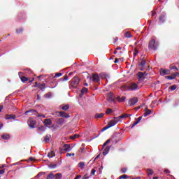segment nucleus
I'll return each instance as SVG.
<instances>
[{"mask_svg":"<svg viewBox=\"0 0 179 179\" xmlns=\"http://www.w3.org/2000/svg\"><path fill=\"white\" fill-rule=\"evenodd\" d=\"M119 117H115L113 120H110L108 124L102 129V131H106V129H108V128H111V127H114L115 125H117L118 122H120V120H118Z\"/></svg>","mask_w":179,"mask_h":179,"instance_id":"f257e3e1","label":"nucleus"},{"mask_svg":"<svg viewBox=\"0 0 179 179\" xmlns=\"http://www.w3.org/2000/svg\"><path fill=\"white\" fill-rule=\"evenodd\" d=\"M159 48V41L151 39L148 43V49L151 50L152 51H157Z\"/></svg>","mask_w":179,"mask_h":179,"instance_id":"f03ea898","label":"nucleus"},{"mask_svg":"<svg viewBox=\"0 0 179 179\" xmlns=\"http://www.w3.org/2000/svg\"><path fill=\"white\" fill-rule=\"evenodd\" d=\"M27 124L30 128H36V125L37 124V122L31 118L29 119L27 121Z\"/></svg>","mask_w":179,"mask_h":179,"instance_id":"7ed1b4c3","label":"nucleus"},{"mask_svg":"<svg viewBox=\"0 0 179 179\" xmlns=\"http://www.w3.org/2000/svg\"><path fill=\"white\" fill-rule=\"evenodd\" d=\"M79 85V78L74 77L71 80V86L75 89Z\"/></svg>","mask_w":179,"mask_h":179,"instance_id":"20e7f679","label":"nucleus"},{"mask_svg":"<svg viewBox=\"0 0 179 179\" xmlns=\"http://www.w3.org/2000/svg\"><path fill=\"white\" fill-rule=\"evenodd\" d=\"M159 73L161 76H166V75H170V70L166 69H161L159 70Z\"/></svg>","mask_w":179,"mask_h":179,"instance_id":"39448f33","label":"nucleus"},{"mask_svg":"<svg viewBox=\"0 0 179 179\" xmlns=\"http://www.w3.org/2000/svg\"><path fill=\"white\" fill-rule=\"evenodd\" d=\"M90 79L92 80V82H100V77H99L97 74H92V76L90 77Z\"/></svg>","mask_w":179,"mask_h":179,"instance_id":"423d86ee","label":"nucleus"},{"mask_svg":"<svg viewBox=\"0 0 179 179\" xmlns=\"http://www.w3.org/2000/svg\"><path fill=\"white\" fill-rule=\"evenodd\" d=\"M140 68V71H145V68H146V61L142 59L141 63L138 64Z\"/></svg>","mask_w":179,"mask_h":179,"instance_id":"0eeeda50","label":"nucleus"},{"mask_svg":"<svg viewBox=\"0 0 179 179\" xmlns=\"http://www.w3.org/2000/svg\"><path fill=\"white\" fill-rule=\"evenodd\" d=\"M138 103V98L134 97L129 100V106H135Z\"/></svg>","mask_w":179,"mask_h":179,"instance_id":"6e6552de","label":"nucleus"},{"mask_svg":"<svg viewBox=\"0 0 179 179\" xmlns=\"http://www.w3.org/2000/svg\"><path fill=\"white\" fill-rule=\"evenodd\" d=\"M129 90H130L131 92H134V90H138V85H136V83H131L129 87H128Z\"/></svg>","mask_w":179,"mask_h":179,"instance_id":"1a4fd4ad","label":"nucleus"},{"mask_svg":"<svg viewBox=\"0 0 179 179\" xmlns=\"http://www.w3.org/2000/svg\"><path fill=\"white\" fill-rule=\"evenodd\" d=\"M64 152H71L72 150V148L71 147V145L69 144H64L63 145V149Z\"/></svg>","mask_w":179,"mask_h":179,"instance_id":"9d476101","label":"nucleus"},{"mask_svg":"<svg viewBox=\"0 0 179 179\" xmlns=\"http://www.w3.org/2000/svg\"><path fill=\"white\" fill-rule=\"evenodd\" d=\"M43 124L44 125H45V127L50 128V125L52 124V121L51 120V119H45L43 121Z\"/></svg>","mask_w":179,"mask_h":179,"instance_id":"9b49d317","label":"nucleus"},{"mask_svg":"<svg viewBox=\"0 0 179 179\" xmlns=\"http://www.w3.org/2000/svg\"><path fill=\"white\" fill-rule=\"evenodd\" d=\"M18 75H19V77L20 78V80L22 82V83H24V82H27V80H29L28 78L22 76V75H23V73L19 72Z\"/></svg>","mask_w":179,"mask_h":179,"instance_id":"f8f14e48","label":"nucleus"},{"mask_svg":"<svg viewBox=\"0 0 179 179\" xmlns=\"http://www.w3.org/2000/svg\"><path fill=\"white\" fill-rule=\"evenodd\" d=\"M108 101H110V103H114V101H115V99L114 98V94H113V93L108 94Z\"/></svg>","mask_w":179,"mask_h":179,"instance_id":"ddd939ff","label":"nucleus"},{"mask_svg":"<svg viewBox=\"0 0 179 179\" xmlns=\"http://www.w3.org/2000/svg\"><path fill=\"white\" fill-rule=\"evenodd\" d=\"M59 116L62 117L63 118H69V115L66 114V113L64 111L59 112Z\"/></svg>","mask_w":179,"mask_h":179,"instance_id":"4468645a","label":"nucleus"},{"mask_svg":"<svg viewBox=\"0 0 179 179\" xmlns=\"http://www.w3.org/2000/svg\"><path fill=\"white\" fill-rule=\"evenodd\" d=\"M111 147L110 146H106V148L103 150L102 154L103 155V156H107V155H108V152H110V149Z\"/></svg>","mask_w":179,"mask_h":179,"instance_id":"2eb2a0df","label":"nucleus"},{"mask_svg":"<svg viewBox=\"0 0 179 179\" xmlns=\"http://www.w3.org/2000/svg\"><path fill=\"white\" fill-rule=\"evenodd\" d=\"M34 113H36V110H34V109H31L29 110L25 111L24 114L26 115H33V114H34Z\"/></svg>","mask_w":179,"mask_h":179,"instance_id":"dca6fc26","label":"nucleus"},{"mask_svg":"<svg viewBox=\"0 0 179 179\" xmlns=\"http://www.w3.org/2000/svg\"><path fill=\"white\" fill-rule=\"evenodd\" d=\"M131 115H128V114H123L120 116L117 117V118H119V122H121V118H128V117L131 116Z\"/></svg>","mask_w":179,"mask_h":179,"instance_id":"f3484780","label":"nucleus"},{"mask_svg":"<svg viewBox=\"0 0 179 179\" xmlns=\"http://www.w3.org/2000/svg\"><path fill=\"white\" fill-rule=\"evenodd\" d=\"M145 112L143 113V117H148V115H150V114L152 113V110L148 108H145Z\"/></svg>","mask_w":179,"mask_h":179,"instance_id":"a211bd4d","label":"nucleus"},{"mask_svg":"<svg viewBox=\"0 0 179 179\" xmlns=\"http://www.w3.org/2000/svg\"><path fill=\"white\" fill-rule=\"evenodd\" d=\"M116 100H117V101H119V103H124V101H125V100H127V98L125 96H117L116 98Z\"/></svg>","mask_w":179,"mask_h":179,"instance_id":"6ab92c4d","label":"nucleus"},{"mask_svg":"<svg viewBox=\"0 0 179 179\" xmlns=\"http://www.w3.org/2000/svg\"><path fill=\"white\" fill-rule=\"evenodd\" d=\"M138 80H142L145 78V73L138 72Z\"/></svg>","mask_w":179,"mask_h":179,"instance_id":"aec40b11","label":"nucleus"},{"mask_svg":"<svg viewBox=\"0 0 179 179\" xmlns=\"http://www.w3.org/2000/svg\"><path fill=\"white\" fill-rule=\"evenodd\" d=\"M166 19V15L162 14L159 16V23H164V20Z\"/></svg>","mask_w":179,"mask_h":179,"instance_id":"412c9836","label":"nucleus"},{"mask_svg":"<svg viewBox=\"0 0 179 179\" xmlns=\"http://www.w3.org/2000/svg\"><path fill=\"white\" fill-rule=\"evenodd\" d=\"M50 135H46L45 137H43V142H45V143H48V142H50Z\"/></svg>","mask_w":179,"mask_h":179,"instance_id":"4be33fe9","label":"nucleus"},{"mask_svg":"<svg viewBox=\"0 0 179 179\" xmlns=\"http://www.w3.org/2000/svg\"><path fill=\"white\" fill-rule=\"evenodd\" d=\"M48 157L50 159H52V157H55V152L54 151H50L48 154Z\"/></svg>","mask_w":179,"mask_h":179,"instance_id":"5701e85b","label":"nucleus"},{"mask_svg":"<svg viewBox=\"0 0 179 179\" xmlns=\"http://www.w3.org/2000/svg\"><path fill=\"white\" fill-rule=\"evenodd\" d=\"M6 120H15L16 115H6Z\"/></svg>","mask_w":179,"mask_h":179,"instance_id":"b1692460","label":"nucleus"},{"mask_svg":"<svg viewBox=\"0 0 179 179\" xmlns=\"http://www.w3.org/2000/svg\"><path fill=\"white\" fill-rule=\"evenodd\" d=\"M64 122H65V120L64 118H60L57 121V124L58 125H64Z\"/></svg>","mask_w":179,"mask_h":179,"instance_id":"393cba45","label":"nucleus"},{"mask_svg":"<svg viewBox=\"0 0 179 179\" xmlns=\"http://www.w3.org/2000/svg\"><path fill=\"white\" fill-rule=\"evenodd\" d=\"M104 117V113H96L95 114L94 118L99 119V118H103Z\"/></svg>","mask_w":179,"mask_h":179,"instance_id":"a878e982","label":"nucleus"},{"mask_svg":"<svg viewBox=\"0 0 179 179\" xmlns=\"http://www.w3.org/2000/svg\"><path fill=\"white\" fill-rule=\"evenodd\" d=\"M45 126H41L38 127V131H39V132H45Z\"/></svg>","mask_w":179,"mask_h":179,"instance_id":"bb28decb","label":"nucleus"},{"mask_svg":"<svg viewBox=\"0 0 179 179\" xmlns=\"http://www.w3.org/2000/svg\"><path fill=\"white\" fill-rule=\"evenodd\" d=\"M38 88L42 91L44 92V89H45V83H42L38 85Z\"/></svg>","mask_w":179,"mask_h":179,"instance_id":"cd10ccee","label":"nucleus"},{"mask_svg":"<svg viewBox=\"0 0 179 179\" xmlns=\"http://www.w3.org/2000/svg\"><path fill=\"white\" fill-rule=\"evenodd\" d=\"M176 77H177V75L173 74V76H168L166 78V79H169V80H173Z\"/></svg>","mask_w":179,"mask_h":179,"instance_id":"c85d7f7f","label":"nucleus"},{"mask_svg":"<svg viewBox=\"0 0 179 179\" xmlns=\"http://www.w3.org/2000/svg\"><path fill=\"white\" fill-rule=\"evenodd\" d=\"M2 139L8 140L10 138V136L9 134H4L1 136Z\"/></svg>","mask_w":179,"mask_h":179,"instance_id":"c756f323","label":"nucleus"},{"mask_svg":"<svg viewBox=\"0 0 179 179\" xmlns=\"http://www.w3.org/2000/svg\"><path fill=\"white\" fill-rule=\"evenodd\" d=\"M153 173H154V172H153V171L152 170V169H147V174H148V176H153Z\"/></svg>","mask_w":179,"mask_h":179,"instance_id":"7c9ffc66","label":"nucleus"},{"mask_svg":"<svg viewBox=\"0 0 179 179\" xmlns=\"http://www.w3.org/2000/svg\"><path fill=\"white\" fill-rule=\"evenodd\" d=\"M112 113H114V110H113V109L111 108H108L106 109V111L105 112V114H112Z\"/></svg>","mask_w":179,"mask_h":179,"instance_id":"2f4dec72","label":"nucleus"},{"mask_svg":"<svg viewBox=\"0 0 179 179\" xmlns=\"http://www.w3.org/2000/svg\"><path fill=\"white\" fill-rule=\"evenodd\" d=\"M55 178V176L54 174L52 173H49L47 176V178L46 179H54Z\"/></svg>","mask_w":179,"mask_h":179,"instance_id":"473e14b6","label":"nucleus"},{"mask_svg":"<svg viewBox=\"0 0 179 179\" xmlns=\"http://www.w3.org/2000/svg\"><path fill=\"white\" fill-rule=\"evenodd\" d=\"M55 178L56 179H61L62 178V174L61 173H57L55 175Z\"/></svg>","mask_w":179,"mask_h":179,"instance_id":"72a5a7b5","label":"nucleus"},{"mask_svg":"<svg viewBox=\"0 0 179 179\" xmlns=\"http://www.w3.org/2000/svg\"><path fill=\"white\" fill-rule=\"evenodd\" d=\"M85 162H80L78 163V167H80V169H83L85 167Z\"/></svg>","mask_w":179,"mask_h":179,"instance_id":"f704fd0d","label":"nucleus"},{"mask_svg":"<svg viewBox=\"0 0 179 179\" xmlns=\"http://www.w3.org/2000/svg\"><path fill=\"white\" fill-rule=\"evenodd\" d=\"M62 110H64V111H67V110H69V105H65L62 106Z\"/></svg>","mask_w":179,"mask_h":179,"instance_id":"c9c22d12","label":"nucleus"},{"mask_svg":"<svg viewBox=\"0 0 179 179\" xmlns=\"http://www.w3.org/2000/svg\"><path fill=\"white\" fill-rule=\"evenodd\" d=\"M127 178H129V176H127V175H122V176H120L118 179H127Z\"/></svg>","mask_w":179,"mask_h":179,"instance_id":"e433bc0d","label":"nucleus"},{"mask_svg":"<svg viewBox=\"0 0 179 179\" xmlns=\"http://www.w3.org/2000/svg\"><path fill=\"white\" fill-rule=\"evenodd\" d=\"M80 135L79 134H74L71 136H70V139H76L78 138H79Z\"/></svg>","mask_w":179,"mask_h":179,"instance_id":"4c0bfd02","label":"nucleus"},{"mask_svg":"<svg viewBox=\"0 0 179 179\" xmlns=\"http://www.w3.org/2000/svg\"><path fill=\"white\" fill-rule=\"evenodd\" d=\"M125 37H127V38H131V37H132V35L131 34V33L127 31L125 33Z\"/></svg>","mask_w":179,"mask_h":179,"instance_id":"58836bf2","label":"nucleus"},{"mask_svg":"<svg viewBox=\"0 0 179 179\" xmlns=\"http://www.w3.org/2000/svg\"><path fill=\"white\" fill-rule=\"evenodd\" d=\"M62 76V73H57L53 78H59Z\"/></svg>","mask_w":179,"mask_h":179,"instance_id":"ea45409f","label":"nucleus"},{"mask_svg":"<svg viewBox=\"0 0 179 179\" xmlns=\"http://www.w3.org/2000/svg\"><path fill=\"white\" fill-rule=\"evenodd\" d=\"M22 32H23V29H22V28H20V29H17V31H16V33L17 34H20V33H22Z\"/></svg>","mask_w":179,"mask_h":179,"instance_id":"a19ab883","label":"nucleus"},{"mask_svg":"<svg viewBox=\"0 0 179 179\" xmlns=\"http://www.w3.org/2000/svg\"><path fill=\"white\" fill-rule=\"evenodd\" d=\"M43 174H45V173L44 172H40L39 173H38V175L36 176L37 178H40V177H41V176H43Z\"/></svg>","mask_w":179,"mask_h":179,"instance_id":"79ce46f5","label":"nucleus"},{"mask_svg":"<svg viewBox=\"0 0 179 179\" xmlns=\"http://www.w3.org/2000/svg\"><path fill=\"white\" fill-rule=\"evenodd\" d=\"M87 92H88V90H87V88H86V87H83V89H82V90H81V92H83V93H87Z\"/></svg>","mask_w":179,"mask_h":179,"instance_id":"37998d69","label":"nucleus"},{"mask_svg":"<svg viewBox=\"0 0 179 179\" xmlns=\"http://www.w3.org/2000/svg\"><path fill=\"white\" fill-rule=\"evenodd\" d=\"M51 96H52L51 92H49V93L45 94V97H46V99H50L51 97Z\"/></svg>","mask_w":179,"mask_h":179,"instance_id":"c03bdc74","label":"nucleus"},{"mask_svg":"<svg viewBox=\"0 0 179 179\" xmlns=\"http://www.w3.org/2000/svg\"><path fill=\"white\" fill-rule=\"evenodd\" d=\"M110 139L107 140V141L103 143V147L104 148V146H106L107 145H108V143H110Z\"/></svg>","mask_w":179,"mask_h":179,"instance_id":"a18cd8bd","label":"nucleus"},{"mask_svg":"<svg viewBox=\"0 0 179 179\" xmlns=\"http://www.w3.org/2000/svg\"><path fill=\"white\" fill-rule=\"evenodd\" d=\"M66 156V157H71V156H75V153H67Z\"/></svg>","mask_w":179,"mask_h":179,"instance_id":"49530a36","label":"nucleus"},{"mask_svg":"<svg viewBox=\"0 0 179 179\" xmlns=\"http://www.w3.org/2000/svg\"><path fill=\"white\" fill-rule=\"evenodd\" d=\"M139 123V121H136L131 126V128H134L135 126L138 125V124Z\"/></svg>","mask_w":179,"mask_h":179,"instance_id":"de8ad7c7","label":"nucleus"},{"mask_svg":"<svg viewBox=\"0 0 179 179\" xmlns=\"http://www.w3.org/2000/svg\"><path fill=\"white\" fill-rule=\"evenodd\" d=\"M171 90H176L177 89V86L176 85H172L170 87Z\"/></svg>","mask_w":179,"mask_h":179,"instance_id":"09e8293b","label":"nucleus"},{"mask_svg":"<svg viewBox=\"0 0 179 179\" xmlns=\"http://www.w3.org/2000/svg\"><path fill=\"white\" fill-rule=\"evenodd\" d=\"M96 174V169H93L91 171V176H94Z\"/></svg>","mask_w":179,"mask_h":179,"instance_id":"8fccbe9b","label":"nucleus"},{"mask_svg":"<svg viewBox=\"0 0 179 179\" xmlns=\"http://www.w3.org/2000/svg\"><path fill=\"white\" fill-rule=\"evenodd\" d=\"M127 168H122V169H121V171H122V173H127Z\"/></svg>","mask_w":179,"mask_h":179,"instance_id":"3c124183","label":"nucleus"},{"mask_svg":"<svg viewBox=\"0 0 179 179\" xmlns=\"http://www.w3.org/2000/svg\"><path fill=\"white\" fill-rule=\"evenodd\" d=\"M69 79V78H68V76H65L62 80H63V82H65V81L68 80Z\"/></svg>","mask_w":179,"mask_h":179,"instance_id":"603ef678","label":"nucleus"},{"mask_svg":"<svg viewBox=\"0 0 179 179\" xmlns=\"http://www.w3.org/2000/svg\"><path fill=\"white\" fill-rule=\"evenodd\" d=\"M171 70L176 69V71H178V69L177 66H171Z\"/></svg>","mask_w":179,"mask_h":179,"instance_id":"864d4df0","label":"nucleus"},{"mask_svg":"<svg viewBox=\"0 0 179 179\" xmlns=\"http://www.w3.org/2000/svg\"><path fill=\"white\" fill-rule=\"evenodd\" d=\"M164 173H165L166 174H170V171H169V169H165V170H164Z\"/></svg>","mask_w":179,"mask_h":179,"instance_id":"5fc2aeb1","label":"nucleus"},{"mask_svg":"<svg viewBox=\"0 0 179 179\" xmlns=\"http://www.w3.org/2000/svg\"><path fill=\"white\" fill-rule=\"evenodd\" d=\"M5 173V169H1L0 170V174L2 175Z\"/></svg>","mask_w":179,"mask_h":179,"instance_id":"6e6d98bb","label":"nucleus"},{"mask_svg":"<svg viewBox=\"0 0 179 179\" xmlns=\"http://www.w3.org/2000/svg\"><path fill=\"white\" fill-rule=\"evenodd\" d=\"M79 178H82V176L78 175L74 179H79Z\"/></svg>","mask_w":179,"mask_h":179,"instance_id":"4d7b16f0","label":"nucleus"},{"mask_svg":"<svg viewBox=\"0 0 179 179\" xmlns=\"http://www.w3.org/2000/svg\"><path fill=\"white\" fill-rule=\"evenodd\" d=\"M99 157H100V155H98L94 159V162H96V160H97V159H99Z\"/></svg>","mask_w":179,"mask_h":179,"instance_id":"13d9d810","label":"nucleus"},{"mask_svg":"<svg viewBox=\"0 0 179 179\" xmlns=\"http://www.w3.org/2000/svg\"><path fill=\"white\" fill-rule=\"evenodd\" d=\"M84 94H85L81 92L80 94V95H79V97H80V98L83 97V95H84Z\"/></svg>","mask_w":179,"mask_h":179,"instance_id":"bf43d9fd","label":"nucleus"},{"mask_svg":"<svg viewBox=\"0 0 179 179\" xmlns=\"http://www.w3.org/2000/svg\"><path fill=\"white\" fill-rule=\"evenodd\" d=\"M38 117H42V118H45V116L44 115H38Z\"/></svg>","mask_w":179,"mask_h":179,"instance_id":"052dcab7","label":"nucleus"},{"mask_svg":"<svg viewBox=\"0 0 179 179\" xmlns=\"http://www.w3.org/2000/svg\"><path fill=\"white\" fill-rule=\"evenodd\" d=\"M142 120V117H139L138 119H137V121H138V122H141V120Z\"/></svg>","mask_w":179,"mask_h":179,"instance_id":"680f3d73","label":"nucleus"},{"mask_svg":"<svg viewBox=\"0 0 179 179\" xmlns=\"http://www.w3.org/2000/svg\"><path fill=\"white\" fill-rule=\"evenodd\" d=\"M29 160H30V162H34V157H29Z\"/></svg>","mask_w":179,"mask_h":179,"instance_id":"e2e57ef3","label":"nucleus"},{"mask_svg":"<svg viewBox=\"0 0 179 179\" xmlns=\"http://www.w3.org/2000/svg\"><path fill=\"white\" fill-rule=\"evenodd\" d=\"M55 167H57V165H52L50 166V169H55Z\"/></svg>","mask_w":179,"mask_h":179,"instance_id":"0e129e2a","label":"nucleus"},{"mask_svg":"<svg viewBox=\"0 0 179 179\" xmlns=\"http://www.w3.org/2000/svg\"><path fill=\"white\" fill-rule=\"evenodd\" d=\"M17 164H19V162H16V163L12 164V166H17Z\"/></svg>","mask_w":179,"mask_h":179,"instance_id":"69168bd1","label":"nucleus"},{"mask_svg":"<svg viewBox=\"0 0 179 179\" xmlns=\"http://www.w3.org/2000/svg\"><path fill=\"white\" fill-rule=\"evenodd\" d=\"M38 85H40V84H38L37 83H36L35 85H34V87H38Z\"/></svg>","mask_w":179,"mask_h":179,"instance_id":"338daca9","label":"nucleus"},{"mask_svg":"<svg viewBox=\"0 0 179 179\" xmlns=\"http://www.w3.org/2000/svg\"><path fill=\"white\" fill-rule=\"evenodd\" d=\"M132 179H141V177L134 178Z\"/></svg>","mask_w":179,"mask_h":179,"instance_id":"774afa93","label":"nucleus"}]
</instances>
